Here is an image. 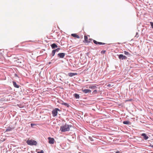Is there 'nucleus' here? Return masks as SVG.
Wrapping results in <instances>:
<instances>
[{"label": "nucleus", "mask_w": 153, "mask_h": 153, "mask_svg": "<svg viewBox=\"0 0 153 153\" xmlns=\"http://www.w3.org/2000/svg\"><path fill=\"white\" fill-rule=\"evenodd\" d=\"M60 130L62 132H65L69 131L70 128H69L68 125L65 124L63 126L60 127Z\"/></svg>", "instance_id": "f257e3e1"}, {"label": "nucleus", "mask_w": 153, "mask_h": 153, "mask_svg": "<svg viewBox=\"0 0 153 153\" xmlns=\"http://www.w3.org/2000/svg\"><path fill=\"white\" fill-rule=\"evenodd\" d=\"M26 143L28 145L30 146H36L37 144V142L36 141L32 139L27 140Z\"/></svg>", "instance_id": "f03ea898"}, {"label": "nucleus", "mask_w": 153, "mask_h": 153, "mask_svg": "<svg viewBox=\"0 0 153 153\" xmlns=\"http://www.w3.org/2000/svg\"><path fill=\"white\" fill-rule=\"evenodd\" d=\"M58 111H61V110L58 108H56L52 111V114L53 117H55L57 115Z\"/></svg>", "instance_id": "7ed1b4c3"}, {"label": "nucleus", "mask_w": 153, "mask_h": 153, "mask_svg": "<svg viewBox=\"0 0 153 153\" xmlns=\"http://www.w3.org/2000/svg\"><path fill=\"white\" fill-rule=\"evenodd\" d=\"M16 59L14 61L16 62L17 63H19V65H24L23 63H24V60L22 59H19L18 58H15Z\"/></svg>", "instance_id": "20e7f679"}, {"label": "nucleus", "mask_w": 153, "mask_h": 153, "mask_svg": "<svg viewBox=\"0 0 153 153\" xmlns=\"http://www.w3.org/2000/svg\"><path fill=\"white\" fill-rule=\"evenodd\" d=\"M93 40V42L96 45L98 44V45H104L105 44V43H103V42H97L96 41L94 40H93L92 39H89V41H90V40Z\"/></svg>", "instance_id": "39448f33"}, {"label": "nucleus", "mask_w": 153, "mask_h": 153, "mask_svg": "<svg viewBox=\"0 0 153 153\" xmlns=\"http://www.w3.org/2000/svg\"><path fill=\"white\" fill-rule=\"evenodd\" d=\"M117 55L118 56V58L120 60H126L127 59V58L126 56L123 55V54H121L118 55Z\"/></svg>", "instance_id": "423d86ee"}, {"label": "nucleus", "mask_w": 153, "mask_h": 153, "mask_svg": "<svg viewBox=\"0 0 153 153\" xmlns=\"http://www.w3.org/2000/svg\"><path fill=\"white\" fill-rule=\"evenodd\" d=\"M66 54L64 53H60L57 54V56L59 58H64Z\"/></svg>", "instance_id": "0eeeda50"}, {"label": "nucleus", "mask_w": 153, "mask_h": 153, "mask_svg": "<svg viewBox=\"0 0 153 153\" xmlns=\"http://www.w3.org/2000/svg\"><path fill=\"white\" fill-rule=\"evenodd\" d=\"M48 139L49 140L48 143L50 144H53L54 143V138L50 137L48 138Z\"/></svg>", "instance_id": "6e6552de"}, {"label": "nucleus", "mask_w": 153, "mask_h": 153, "mask_svg": "<svg viewBox=\"0 0 153 153\" xmlns=\"http://www.w3.org/2000/svg\"><path fill=\"white\" fill-rule=\"evenodd\" d=\"M82 91L85 94H87L88 93H90L91 92V90L89 89H82Z\"/></svg>", "instance_id": "1a4fd4ad"}, {"label": "nucleus", "mask_w": 153, "mask_h": 153, "mask_svg": "<svg viewBox=\"0 0 153 153\" xmlns=\"http://www.w3.org/2000/svg\"><path fill=\"white\" fill-rule=\"evenodd\" d=\"M97 86L96 84L91 85L89 87V88L92 89H95L97 88Z\"/></svg>", "instance_id": "9d476101"}, {"label": "nucleus", "mask_w": 153, "mask_h": 153, "mask_svg": "<svg viewBox=\"0 0 153 153\" xmlns=\"http://www.w3.org/2000/svg\"><path fill=\"white\" fill-rule=\"evenodd\" d=\"M51 47L52 49H54L57 48V45L55 43H53L51 45Z\"/></svg>", "instance_id": "9b49d317"}, {"label": "nucleus", "mask_w": 153, "mask_h": 153, "mask_svg": "<svg viewBox=\"0 0 153 153\" xmlns=\"http://www.w3.org/2000/svg\"><path fill=\"white\" fill-rule=\"evenodd\" d=\"M13 85L15 87L17 88H19V87L20 86L17 85L15 82L13 81Z\"/></svg>", "instance_id": "f8f14e48"}, {"label": "nucleus", "mask_w": 153, "mask_h": 153, "mask_svg": "<svg viewBox=\"0 0 153 153\" xmlns=\"http://www.w3.org/2000/svg\"><path fill=\"white\" fill-rule=\"evenodd\" d=\"M72 36L76 38H77L79 39L80 38L79 36L77 35L76 33H72L71 34Z\"/></svg>", "instance_id": "ddd939ff"}, {"label": "nucleus", "mask_w": 153, "mask_h": 153, "mask_svg": "<svg viewBox=\"0 0 153 153\" xmlns=\"http://www.w3.org/2000/svg\"><path fill=\"white\" fill-rule=\"evenodd\" d=\"M62 102L61 103L62 105H64L66 106L67 107H69L70 106L67 103L64 102L63 101H62Z\"/></svg>", "instance_id": "4468645a"}, {"label": "nucleus", "mask_w": 153, "mask_h": 153, "mask_svg": "<svg viewBox=\"0 0 153 153\" xmlns=\"http://www.w3.org/2000/svg\"><path fill=\"white\" fill-rule=\"evenodd\" d=\"M84 40L86 43H89L90 42V41L88 40V37L86 36H84Z\"/></svg>", "instance_id": "2eb2a0df"}, {"label": "nucleus", "mask_w": 153, "mask_h": 153, "mask_svg": "<svg viewBox=\"0 0 153 153\" xmlns=\"http://www.w3.org/2000/svg\"><path fill=\"white\" fill-rule=\"evenodd\" d=\"M77 74L76 73H69L68 74V75L70 77H72Z\"/></svg>", "instance_id": "dca6fc26"}, {"label": "nucleus", "mask_w": 153, "mask_h": 153, "mask_svg": "<svg viewBox=\"0 0 153 153\" xmlns=\"http://www.w3.org/2000/svg\"><path fill=\"white\" fill-rule=\"evenodd\" d=\"M73 95L74 97L76 99H79L80 97L79 95L76 93L74 94Z\"/></svg>", "instance_id": "f3484780"}, {"label": "nucleus", "mask_w": 153, "mask_h": 153, "mask_svg": "<svg viewBox=\"0 0 153 153\" xmlns=\"http://www.w3.org/2000/svg\"><path fill=\"white\" fill-rule=\"evenodd\" d=\"M123 123L124 124L126 125H130L131 124V123L130 121L127 120L123 121Z\"/></svg>", "instance_id": "a211bd4d"}, {"label": "nucleus", "mask_w": 153, "mask_h": 153, "mask_svg": "<svg viewBox=\"0 0 153 153\" xmlns=\"http://www.w3.org/2000/svg\"><path fill=\"white\" fill-rule=\"evenodd\" d=\"M13 128H11L10 127H7L6 129L5 132L10 131L12 130Z\"/></svg>", "instance_id": "6ab92c4d"}, {"label": "nucleus", "mask_w": 153, "mask_h": 153, "mask_svg": "<svg viewBox=\"0 0 153 153\" xmlns=\"http://www.w3.org/2000/svg\"><path fill=\"white\" fill-rule=\"evenodd\" d=\"M124 53L126 55H127L128 56H130V54L128 52L125 51H124Z\"/></svg>", "instance_id": "aec40b11"}, {"label": "nucleus", "mask_w": 153, "mask_h": 153, "mask_svg": "<svg viewBox=\"0 0 153 153\" xmlns=\"http://www.w3.org/2000/svg\"><path fill=\"white\" fill-rule=\"evenodd\" d=\"M149 136L145 134L144 133V140H147L149 138Z\"/></svg>", "instance_id": "412c9836"}, {"label": "nucleus", "mask_w": 153, "mask_h": 153, "mask_svg": "<svg viewBox=\"0 0 153 153\" xmlns=\"http://www.w3.org/2000/svg\"><path fill=\"white\" fill-rule=\"evenodd\" d=\"M56 52L54 50H53L52 51V53H51V54L52 56H54V55H55V54Z\"/></svg>", "instance_id": "4be33fe9"}, {"label": "nucleus", "mask_w": 153, "mask_h": 153, "mask_svg": "<svg viewBox=\"0 0 153 153\" xmlns=\"http://www.w3.org/2000/svg\"><path fill=\"white\" fill-rule=\"evenodd\" d=\"M97 91L96 89L94 90L92 92V94H94L97 93Z\"/></svg>", "instance_id": "5701e85b"}, {"label": "nucleus", "mask_w": 153, "mask_h": 153, "mask_svg": "<svg viewBox=\"0 0 153 153\" xmlns=\"http://www.w3.org/2000/svg\"><path fill=\"white\" fill-rule=\"evenodd\" d=\"M143 4L141 3L140 4V6L142 7V8L141 9V10L142 9V10L143 9Z\"/></svg>", "instance_id": "b1692460"}, {"label": "nucleus", "mask_w": 153, "mask_h": 153, "mask_svg": "<svg viewBox=\"0 0 153 153\" xmlns=\"http://www.w3.org/2000/svg\"><path fill=\"white\" fill-rule=\"evenodd\" d=\"M60 50V48H58L56 49H55V51L56 52H58Z\"/></svg>", "instance_id": "393cba45"}, {"label": "nucleus", "mask_w": 153, "mask_h": 153, "mask_svg": "<svg viewBox=\"0 0 153 153\" xmlns=\"http://www.w3.org/2000/svg\"><path fill=\"white\" fill-rule=\"evenodd\" d=\"M139 36L138 35V33L137 32H136V35L135 36V37L137 38Z\"/></svg>", "instance_id": "a878e982"}, {"label": "nucleus", "mask_w": 153, "mask_h": 153, "mask_svg": "<svg viewBox=\"0 0 153 153\" xmlns=\"http://www.w3.org/2000/svg\"><path fill=\"white\" fill-rule=\"evenodd\" d=\"M150 25L152 28H153V22H150Z\"/></svg>", "instance_id": "bb28decb"}, {"label": "nucleus", "mask_w": 153, "mask_h": 153, "mask_svg": "<svg viewBox=\"0 0 153 153\" xmlns=\"http://www.w3.org/2000/svg\"><path fill=\"white\" fill-rule=\"evenodd\" d=\"M89 139L91 141H93L94 140L91 137H89Z\"/></svg>", "instance_id": "cd10ccee"}, {"label": "nucleus", "mask_w": 153, "mask_h": 153, "mask_svg": "<svg viewBox=\"0 0 153 153\" xmlns=\"http://www.w3.org/2000/svg\"><path fill=\"white\" fill-rule=\"evenodd\" d=\"M44 151L43 150H41L40 151L37 152V153H43Z\"/></svg>", "instance_id": "c85d7f7f"}, {"label": "nucleus", "mask_w": 153, "mask_h": 153, "mask_svg": "<svg viewBox=\"0 0 153 153\" xmlns=\"http://www.w3.org/2000/svg\"><path fill=\"white\" fill-rule=\"evenodd\" d=\"M105 52H106V51H105V50L102 51H101V53L104 54L105 53Z\"/></svg>", "instance_id": "c756f323"}, {"label": "nucleus", "mask_w": 153, "mask_h": 153, "mask_svg": "<svg viewBox=\"0 0 153 153\" xmlns=\"http://www.w3.org/2000/svg\"><path fill=\"white\" fill-rule=\"evenodd\" d=\"M68 126H69V128H70L71 127H72V125H68Z\"/></svg>", "instance_id": "7c9ffc66"}, {"label": "nucleus", "mask_w": 153, "mask_h": 153, "mask_svg": "<svg viewBox=\"0 0 153 153\" xmlns=\"http://www.w3.org/2000/svg\"><path fill=\"white\" fill-rule=\"evenodd\" d=\"M111 85L110 84H109L107 86L108 87H111Z\"/></svg>", "instance_id": "2f4dec72"}, {"label": "nucleus", "mask_w": 153, "mask_h": 153, "mask_svg": "<svg viewBox=\"0 0 153 153\" xmlns=\"http://www.w3.org/2000/svg\"><path fill=\"white\" fill-rule=\"evenodd\" d=\"M14 76H15V77H18V75H17V74H14Z\"/></svg>", "instance_id": "473e14b6"}, {"label": "nucleus", "mask_w": 153, "mask_h": 153, "mask_svg": "<svg viewBox=\"0 0 153 153\" xmlns=\"http://www.w3.org/2000/svg\"><path fill=\"white\" fill-rule=\"evenodd\" d=\"M35 124H32V123H31V127H32L33 126V125H34Z\"/></svg>", "instance_id": "72a5a7b5"}, {"label": "nucleus", "mask_w": 153, "mask_h": 153, "mask_svg": "<svg viewBox=\"0 0 153 153\" xmlns=\"http://www.w3.org/2000/svg\"><path fill=\"white\" fill-rule=\"evenodd\" d=\"M116 153H120L119 151H117L116 152Z\"/></svg>", "instance_id": "f704fd0d"}, {"label": "nucleus", "mask_w": 153, "mask_h": 153, "mask_svg": "<svg viewBox=\"0 0 153 153\" xmlns=\"http://www.w3.org/2000/svg\"><path fill=\"white\" fill-rule=\"evenodd\" d=\"M143 135H144L143 133H142L141 134V136L143 137Z\"/></svg>", "instance_id": "c9c22d12"}, {"label": "nucleus", "mask_w": 153, "mask_h": 153, "mask_svg": "<svg viewBox=\"0 0 153 153\" xmlns=\"http://www.w3.org/2000/svg\"><path fill=\"white\" fill-rule=\"evenodd\" d=\"M51 62H49V64H51Z\"/></svg>", "instance_id": "e433bc0d"}, {"label": "nucleus", "mask_w": 153, "mask_h": 153, "mask_svg": "<svg viewBox=\"0 0 153 153\" xmlns=\"http://www.w3.org/2000/svg\"><path fill=\"white\" fill-rule=\"evenodd\" d=\"M151 147L153 148V145H152V146H151Z\"/></svg>", "instance_id": "4c0bfd02"}, {"label": "nucleus", "mask_w": 153, "mask_h": 153, "mask_svg": "<svg viewBox=\"0 0 153 153\" xmlns=\"http://www.w3.org/2000/svg\"><path fill=\"white\" fill-rule=\"evenodd\" d=\"M7 94H8L9 92H6Z\"/></svg>", "instance_id": "58836bf2"}, {"label": "nucleus", "mask_w": 153, "mask_h": 153, "mask_svg": "<svg viewBox=\"0 0 153 153\" xmlns=\"http://www.w3.org/2000/svg\"><path fill=\"white\" fill-rule=\"evenodd\" d=\"M141 122L143 123V122H142L141 121H140Z\"/></svg>", "instance_id": "ea45409f"}, {"label": "nucleus", "mask_w": 153, "mask_h": 153, "mask_svg": "<svg viewBox=\"0 0 153 153\" xmlns=\"http://www.w3.org/2000/svg\"><path fill=\"white\" fill-rule=\"evenodd\" d=\"M8 92V91H7V92Z\"/></svg>", "instance_id": "a19ab883"}]
</instances>
